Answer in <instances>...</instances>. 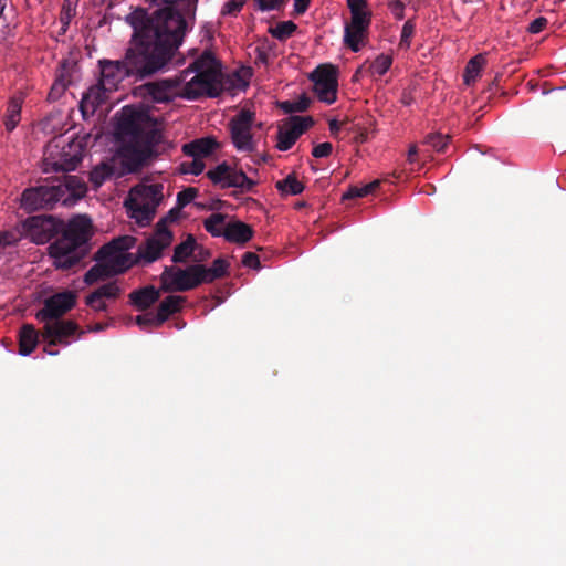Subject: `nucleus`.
I'll return each instance as SVG.
<instances>
[{
  "label": "nucleus",
  "instance_id": "44",
  "mask_svg": "<svg viewBox=\"0 0 566 566\" xmlns=\"http://www.w3.org/2000/svg\"><path fill=\"white\" fill-rule=\"evenodd\" d=\"M63 181L62 185L65 186V189H66V192L69 190H73L74 192H76L78 196H83L86 191V186L84 182H82L81 180L77 179V177L75 176H67V175H63Z\"/></svg>",
  "mask_w": 566,
  "mask_h": 566
},
{
  "label": "nucleus",
  "instance_id": "42",
  "mask_svg": "<svg viewBox=\"0 0 566 566\" xmlns=\"http://www.w3.org/2000/svg\"><path fill=\"white\" fill-rule=\"evenodd\" d=\"M449 143V136L439 133L429 134L426 137V144L431 146L438 153H444Z\"/></svg>",
  "mask_w": 566,
  "mask_h": 566
},
{
  "label": "nucleus",
  "instance_id": "47",
  "mask_svg": "<svg viewBox=\"0 0 566 566\" xmlns=\"http://www.w3.org/2000/svg\"><path fill=\"white\" fill-rule=\"evenodd\" d=\"M416 25L411 20H408L405 22L402 30H401V36H400V46L409 48L410 45V39L412 38L415 33Z\"/></svg>",
  "mask_w": 566,
  "mask_h": 566
},
{
  "label": "nucleus",
  "instance_id": "3",
  "mask_svg": "<svg viewBox=\"0 0 566 566\" xmlns=\"http://www.w3.org/2000/svg\"><path fill=\"white\" fill-rule=\"evenodd\" d=\"M60 233L61 235L49 247L50 255L56 269L70 270L92 249L93 221L86 214H76L66 222L63 221Z\"/></svg>",
  "mask_w": 566,
  "mask_h": 566
},
{
  "label": "nucleus",
  "instance_id": "37",
  "mask_svg": "<svg viewBox=\"0 0 566 566\" xmlns=\"http://www.w3.org/2000/svg\"><path fill=\"white\" fill-rule=\"evenodd\" d=\"M296 29L297 25L293 21H282L279 22L275 27H271L269 32L273 38L280 41H284L292 36Z\"/></svg>",
  "mask_w": 566,
  "mask_h": 566
},
{
  "label": "nucleus",
  "instance_id": "32",
  "mask_svg": "<svg viewBox=\"0 0 566 566\" xmlns=\"http://www.w3.org/2000/svg\"><path fill=\"white\" fill-rule=\"evenodd\" d=\"M21 118V101L18 98H12L7 108L4 125L7 130H13L19 124Z\"/></svg>",
  "mask_w": 566,
  "mask_h": 566
},
{
  "label": "nucleus",
  "instance_id": "62",
  "mask_svg": "<svg viewBox=\"0 0 566 566\" xmlns=\"http://www.w3.org/2000/svg\"><path fill=\"white\" fill-rule=\"evenodd\" d=\"M417 154H418V148L416 145H412L408 150V158H407L410 164H412L415 161Z\"/></svg>",
  "mask_w": 566,
  "mask_h": 566
},
{
  "label": "nucleus",
  "instance_id": "29",
  "mask_svg": "<svg viewBox=\"0 0 566 566\" xmlns=\"http://www.w3.org/2000/svg\"><path fill=\"white\" fill-rule=\"evenodd\" d=\"M227 216L223 213H212L203 220L205 230L212 237H223Z\"/></svg>",
  "mask_w": 566,
  "mask_h": 566
},
{
  "label": "nucleus",
  "instance_id": "55",
  "mask_svg": "<svg viewBox=\"0 0 566 566\" xmlns=\"http://www.w3.org/2000/svg\"><path fill=\"white\" fill-rule=\"evenodd\" d=\"M261 11L277 10L284 3V0H255Z\"/></svg>",
  "mask_w": 566,
  "mask_h": 566
},
{
  "label": "nucleus",
  "instance_id": "1",
  "mask_svg": "<svg viewBox=\"0 0 566 566\" xmlns=\"http://www.w3.org/2000/svg\"><path fill=\"white\" fill-rule=\"evenodd\" d=\"M126 22L133 28L130 48L122 61H99V82L111 90L133 77L144 80L165 69L182 44L185 24L166 10L149 17L145 8L134 9Z\"/></svg>",
  "mask_w": 566,
  "mask_h": 566
},
{
  "label": "nucleus",
  "instance_id": "17",
  "mask_svg": "<svg viewBox=\"0 0 566 566\" xmlns=\"http://www.w3.org/2000/svg\"><path fill=\"white\" fill-rule=\"evenodd\" d=\"M239 172L240 170H237L223 161L213 169H210L207 172V177L212 184L219 185L222 189L237 188L239 182Z\"/></svg>",
  "mask_w": 566,
  "mask_h": 566
},
{
  "label": "nucleus",
  "instance_id": "38",
  "mask_svg": "<svg viewBox=\"0 0 566 566\" xmlns=\"http://www.w3.org/2000/svg\"><path fill=\"white\" fill-rule=\"evenodd\" d=\"M392 64V57L387 54L378 55L368 67L371 75L382 76L385 75Z\"/></svg>",
  "mask_w": 566,
  "mask_h": 566
},
{
  "label": "nucleus",
  "instance_id": "41",
  "mask_svg": "<svg viewBox=\"0 0 566 566\" xmlns=\"http://www.w3.org/2000/svg\"><path fill=\"white\" fill-rule=\"evenodd\" d=\"M205 169V163L202 159L193 158L191 161H185L179 165V172L182 175H200Z\"/></svg>",
  "mask_w": 566,
  "mask_h": 566
},
{
  "label": "nucleus",
  "instance_id": "31",
  "mask_svg": "<svg viewBox=\"0 0 566 566\" xmlns=\"http://www.w3.org/2000/svg\"><path fill=\"white\" fill-rule=\"evenodd\" d=\"M120 295V289L115 282L104 284L88 295V302L93 303L99 298L116 300Z\"/></svg>",
  "mask_w": 566,
  "mask_h": 566
},
{
  "label": "nucleus",
  "instance_id": "5",
  "mask_svg": "<svg viewBox=\"0 0 566 566\" xmlns=\"http://www.w3.org/2000/svg\"><path fill=\"white\" fill-rule=\"evenodd\" d=\"M160 290L164 292H186L201 284L196 264L186 269L166 266L160 275Z\"/></svg>",
  "mask_w": 566,
  "mask_h": 566
},
{
  "label": "nucleus",
  "instance_id": "57",
  "mask_svg": "<svg viewBox=\"0 0 566 566\" xmlns=\"http://www.w3.org/2000/svg\"><path fill=\"white\" fill-rule=\"evenodd\" d=\"M367 195L368 193L364 186L363 187L353 186L347 190V192H345L343 195V199L346 200V199L361 198Z\"/></svg>",
  "mask_w": 566,
  "mask_h": 566
},
{
  "label": "nucleus",
  "instance_id": "8",
  "mask_svg": "<svg viewBox=\"0 0 566 566\" xmlns=\"http://www.w3.org/2000/svg\"><path fill=\"white\" fill-rule=\"evenodd\" d=\"M164 222H157L153 235L147 238L137 248L135 262L149 264L161 258L163 252L167 249L174 239L170 230H163Z\"/></svg>",
  "mask_w": 566,
  "mask_h": 566
},
{
  "label": "nucleus",
  "instance_id": "23",
  "mask_svg": "<svg viewBox=\"0 0 566 566\" xmlns=\"http://www.w3.org/2000/svg\"><path fill=\"white\" fill-rule=\"evenodd\" d=\"M127 208L130 218L135 219L140 227L148 226L154 220L157 211L154 206L144 203L138 199H133L130 203H127Z\"/></svg>",
  "mask_w": 566,
  "mask_h": 566
},
{
  "label": "nucleus",
  "instance_id": "46",
  "mask_svg": "<svg viewBox=\"0 0 566 566\" xmlns=\"http://www.w3.org/2000/svg\"><path fill=\"white\" fill-rule=\"evenodd\" d=\"M198 195V189L193 187L186 188L178 192L177 195V206L179 208L186 207Z\"/></svg>",
  "mask_w": 566,
  "mask_h": 566
},
{
  "label": "nucleus",
  "instance_id": "34",
  "mask_svg": "<svg viewBox=\"0 0 566 566\" xmlns=\"http://www.w3.org/2000/svg\"><path fill=\"white\" fill-rule=\"evenodd\" d=\"M311 105V98L304 93L297 101H284L279 103V107L285 114L302 113L307 111Z\"/></svg>",
  "mask_w": 566,
  "mask_h": 566
},
{
  "label": "nucleus",
  "instance_id": "40",
  "mask_svg": "<svg viewBox=\"0 0 566 566\" xmlns=\"http://www.w3.org/2000/svg\"><path fill=\"white\" fill-rule=\"evenodd\" d=\"M350 18H371V11L367 8V0H347Z\"/></svg>",
  "mask_w": 566,
  "mask_h": 566
},
{
  "label": "nucleus",
  "instance_id": "22",
  "mask_svg": "<svg viewBox=\"0 0 566 566\" xmlns=\"http://www.w3.org/2000/svg\"><path fill=\"white\" fill-rule=\"evenodd\" d=\"M218 146L214 138L205 137L185 144L182 146V153L186 156L201 159L202 157L211 155Z\"/></svg>",
  "mask_w": 566,
  "mask_h": 566
},
{
  "label": "nucleus",
  "instance_id": "14",
  "mask_svg": "<svg viewBox=\"0 0 566 566\" xmlns=\"http://www.w3.org/2000/svg\"><path fill=\"white\" fill-rule=\"evenodd\" d=\"M371 18H356L345 23L343 43L353 52H359L367 43Z\"/></svg>",
  "mask_w": 566,
  "mask_h": 566
},
{
  "label": "nucleus",
  "instance_id": "59",
  "mask_svg": "<svg viewBox=\"0 0 566 566\" xmlns=\"http://www.w3.org/2000/svg\"><path fill=\"white\" fill-rule=\"evenodd\" d=\"M311 0H295L294 2V11L296 14H303L310 6Z\"/></svg>",
  "mask_w": 566,
  "mask_h": 566
},
{
  "label": "nucleus",
  "instance_id": "54",
  "mask_svg": "<svg viewBox=\"0 0 566 566\" xmlns=\"http://www.w3.org/2000/svg\"><path fill=\"white\" fill-rule=\"evenodd\" d=\"M547 23L548 21L545 17H538L530 23L527 31L532 34H537L546 28Z\"/></svg>",
  "mask_w": 566,
  "mask_h": 566
},
{
  "label": "nucleus",
  "instance_id": "10",
  "mask_svg": "<svg viewBox=\"0 0 566 566\" xmlns=\"http://www.w3.org/2000/svg\"><path fill=\"white\" fill-rule=\"evenodd\" d=\"M314 82V92L319 101L333 104L337 94V70L331 64L318 65L310 75Z\"/></svg>",
  "mask_w": 566,
  "mask_h": 566
},
{
  "label": "nucleus",
  "instance_id": "9",
  "mask_svg": "<svg viewBox=\"0 0 566 566\" xmlns=\"http://www.w3.org/2000/svg\"><path fill=\"white\" fill-rule=\"evenodd\" d=\"M94 260L97 262L84 275V282L92 285L101 280L124 273L132 266L128 263V255H113L99 258L98 251L95 253Z\"/></svg>",
  "mask_w": 566,
  "mask_h": 566
},
{
  "label": "nucleus",
  "instance_id": "13",
  "mask_svg": "<svg viewBox=\"0 0 566 566\" xmlns=\"http://www.w3.org/2000/svg\"><path fill=\"white\" fill-rule=\"evenodd\" d=\"M75 294L71 291L56 293L45 300L44 306L36 313L39 322L61 319V316L75 305Z\"/></svg>",
  "mask_w": 566,
  "mask_h": 566
},
{
  "label": "nucleus",
  "instance_id": "28",
  "mask_svg": "<svg viewBox=\"0 0 566 566\" xmlns=\"http://www.w3.org/2000/svg\"><path fill=\"white\" fill-rule=\"evenodd\" d=\"M485 64V57L482 54H478L467 63L464 69L463 80L464 84L471 85L480 76V73Z\"/></svg>",
  "mask_w": 566,
  "mask_h": 566
},
{
  "label": "nucleus",
  "instance_id": "20",
  "mask_svg": "<svg viewBox=\"0 0 566 566\" xmlns=\"http://www.w3.org/2000/svg\"><path fill=\"white\" fill-rule=\"evenodd\" d=\"M136 239L130 235H123L116 239H113L111 242L104 244L98 249L99 258L113 256V255H128V260H130L132 254L125 253L129 249L135 245ZM128 263H132L128 261Z\"/></svg>",
  "mask_w": 566,
  "mask_h": 566
},
{
  "label": "nucleus",
  "instance_id": "2",
  "mask_svg": "<svg viewBox=\"0 0 566 566\" xmlns=\"http://www.w3.org/2000/svg\"><path fill=\"white\" fill-rule=\"evenodd\" d=\"M115 132L117 139L123 142L120 156L132 169L158 157L156 147L161 143L163 135L148 112L133 106L123 107Z\"/></svg>",
  "mask_w": 566,
  "mask_h": 566
},
{
  "label": "nucleus",
  "instance_id": "53",
  "mask_svg": "<svg viewBox=\"0 0 566 566\" xmlns=\"http://www.w3.org/2000/svg\"><path fill=\"white\" fill-rule=\"evenodd\" d=\"M180 210L178 206L170 209L165 217H163L158 222H164L163 230H169L168 224L178 220L180 217Z\"/></svg>",
  "mask_w": 566,
  "mask_h": 566
},
{
  "label": "nucleus",
  "instance_id": "45",
  "mask_svg": "<svg viewBox=\"0 0 566 566\" xmlns=\"http://www.w3.org/2000/svg\"><path fill=\"white\" fill-rule=\"evenodd\" d=\"M69 83H70V81L66 80L63 75L59 76L51 86V90H50L49 96H48L49 99L50 101L59 99L62 96V94L65 92V90L67 88Z\"/></svg>",
  "mask_w": 566,
  "mask_h": 566
},
{
  "label": "nucleus",
  "instance_id": "60",
  "mask_svg": "<svg viewBox=\"0 0 566 566\" xmlns=\"http://www.w3.org/2000/svg\"><path fill=\"white\" fill-rule=\"evenodd\" d=\"M13 234L10 232H0V248H4L13 243Z\"/></svg>",
  "mask_w": 566,
  "mask_h": 566
},
{
  "label": "nucleus",
  "instance_id": "35",
  "mask_svg": "<svg viewBox=\"0 0 566 566\" xmlns=\"http://www.w3.org/2000/svg\"><path fill=\"white\" fill-rule=\"evenodd\" d=\"M277 190L282 192H287L290 195H300L304 190V185L297 180V178L291 174L287 175L284 179L279 180L275 185Z\"/></svg>",
  "mask_w": 566,
  "mask_h": 566
},
{
  "label": "nucleus",
  "instance_id": "6",
  "mask_svg": "<svg viewBox=\"0 0 566 566\" xmlns=\"http://www.w3.org/2000/svg\"><path fill=\"white\" fill-rule=\"evenodd\" d=\"M220 70H206L197 73L182 87L181 96L195 101L206 95L216 97L221 93Z\"/></svg>",
  "mask_w": 566,
  "mask_h": 566
},
{
  "label": "nucleus",
  "instance_id": "64",
  "mask_svg": "<svg viewBox=\"0 0 566 566\" xmlns=\"http://www.w3.org/2000/svg\"><path fill=\"white\" fill-rule=\"evenodd\" d=\"M411 101H412V97L410 96V94L408 93H403L402 97H401V102L402 104L405 105H410L411 104Z\"/></svg>",
  "mask_w": 566,
  "mask_h": 566
},
{
  "label": "nucleus",
  "instance_id": "21",
  "mask_svg": "<svg viewBox=\"0 0 566 566\" xmlns=\"http://www.w3.org/2000/svg\"><path fill=\"white\" fill-rule=\"evenodd\" d=\"M253 234L254 231L249 224L237 220L227 223L223 238L231 243L244 244L253 238Z\"/></svg>",
  "mask_w": 566,
  "mask_h": 566
},
{
  "label": "nucleus",
  "instance_id": "48",
  "mask_svg": "<svg viewBox=\"0 0 566 566\" xmlns=\"http://www.w3.org/2000/svg\"><path fill=\"white\" fill-rule=\"evenodd\" d=\"M256 182L254 180H252L251 178H249L245 172L240 169V172H239V182H238V186H237V189L240 190V192H251L253 191L254 187H255Z\"/></svg>",
  "mask_w": 566,
  "mask_h": 566
},
{
  "label": "nucleus",
  "instance_id": "18",
  "mask_svg": "<svg viewBox=\"0 0 566 566\" xmlns=\"http://www.w3.org/2000/svg\"><path fill=\"white\" fill-rule=\"evenodd\" d=\"M112 92L104 87V85L98 82V84L93 85L88 88V91L83 95L80 107L83 115L87 113L94 114L95 111L107 99V93Z\"/></svg>",
  "mask_w": 566,
  "mask_h": 566
},
{
  "label": "nucleus",
  "instance_id": "16",
  "mask_svg": "<svg viewBox=\"0 0 566 566\" xmlns=\"http://www.w3.org/2000/svg\"><path fill=\"white\" fill-rule=\"evenodd\" d=\"M153 4L164 3L165 7L156 9L154 12L147 14L149 17H155L159 11L166 10L172 17H178L185 24V31L182 34V39L185 38L188 31V22L187 17L195 18L196 4L197 0H148ZM148 11L147 9H145Z\"/></svg>",
  "mask_w": 566,
  "mask_h": 566
},
{
  "label": "nucleus",
  "instance_id": "51",
  "mask_svg": "<svg viewBox=\"0 0 566 566\" xmlns=\"http://www.w3.org/2000/svg\"><path fill=\"white\" fill-rule=\"evenodd\" d=\"M332 150H333V145L328 142H325V143L316 145L312 150V155L315 158H324V157H328L332 154Z\"/></svg>",
  "mask_w": 566,
  "mask_h": 566
},
{
  "label": "nucleus",
  "instance_id": "33",
  "mask_svg": "<svg viewBox=\"0 0 566 566\" xmlns=\"http://www.w3.org/2000/svg\"><path fill=\"white\" fill-rule=\"evenodd\" d=\"M206 70H219L214 55L210 51H205L197 60H195L187 72L192 71L199 73L205 72Z\"/></svg>",
  "mask_w": 566,
  "mask_h": 566
},
{
  "label": "nucleus",
  "instance_id": "15",
  "mask_svg": "<svg viewBox=\"0 0 566 566\" xmlns=\"http://www.w3.org/2000/svg\"><path fill=\"white\" fill-rule=\"evenodd\" d=\"M41 335L49 345H69V337L73 336L78 326L73 321L53 319L43 322Z\"/></svg>",
  "mask_w": 566,
  "mask_h": 566
},
{
  "label": "nucleus",
  "instance_id": "26",
  "mask_svg": "<svg viewBox=\"0 0 566 566\" xmlns=\"http://www.w3.org/2000/svg\"><path fill=\"white\" fill-rule=\"evenodd\" d=\"M186 301L184 296L170 295L160 302L157 308V325L165 323L170 315L180 311L182 303Z\"/></svg>",
  "mask_w": 566,
  "mask_h": 566
},
{
  "label": "nucleus",
  "instance_id": "61",
  "mask_svg": "<svg viewBox=\"0 0 566 566\" xmlns=\"http://www.w3.org/2000/svg\"><path fill=\"white\" fill-rule=\"evenodd\" d=\"M380 186V180H374L367 185H365V189L367 191V193H373L378 187Z\"/></svg>",
  "mask_w": 566,
  "mask_h": 566
},
{
  "label": "nucleus",
  "instance_id": "4",
  "mask_svg": "<svg viewBox=\"0 0 566 566\" xmlns=\"http://www.w3.org/2000/svg\"><path fill=\"white\" fill-rule=\"evenodd\" d=\"M66 189L61 180L30 187L21 195V207L28 211L51 210L60 200H65Z\"/></svg>",
  "mask_w": 566,
  "mask_h": 566
},
{
  "label": "nucleus",
  "instance_id": "19",
  "mask_svg": "<svg viewBox=\"0 0 566 566\" xmlns=\"http://www.w3.org/2000/svg\"><path fill=\"white\" fill-rule=\"evenodd\" d=\"M199 273L200 283H212L216 280L222 279L229 275L230 263L223 259L218 258L212 262L210 268L202 264H196Z\"/></svg>",
  "mask_w": 566,
  "mask_h": 566
},
{
  "label": "nucleus",
  "instance_id": "58",
  "mask_svg": "<svg viewBox=\"0 0 566 566\" xmlns=\"http://www.w3.org/2000/svg\"><path fill=\"white\" fill-rule=\"evenodd\" d=\"M85 304L90 307H92L96 312H106L107 311V304L103 298H99L98 301H95L93 303L88 302V295L85 298Z\"/></svg>",
  "mask_w": 566,
  "mask_h": 566
},
{
  "label": "nucleus",
  "instance_id": "30",
  "mask_svg": "<svg viewBox=\"0 0 566 566\" xmlns=\"http://www.w3.org/2000/svg\"><path fill=\"white\" fill-rule=\"evenodd\" d=\"M196 247V239L192 234H188L187 239L177 244L174 250L172 262H185L193 252Z\"/></svg>",
  "mask_w": 566,
  "mask_h": 566
},
{
  "label": "nucleus",
  "instance_id": "39",
  "mask_svg": "<svg viewBox=\"0 0 566 566\" xmlns=\"http://www.w3.org/2000/svg\"><path fill=\"white\" fill-rule=\"evenodd\" d=\"M114 172V169L111 165L102 163L96 166L90 176V180L96 186L99 187L103 182L108 179Z\"/></svg>",
  "mask_w": 566,
  "mask_h": 566
},
{
  "label": "nucleus",
  "instance_id": "24",
  "mask_svg": "<svg viewBox=\"0 0 566 566\" xmlns=\"http://www.w3.org/2000/svg\"><path fill=\"white\" fill-rule=\"evenodd\" d=\"M159 291L153 285L135 290L129 294L130 303L139 311L147 310L150 305L158 301Z\"/></svg>",
  "mask_w": 566,
  "mask_h": 566
},
{
  "label": "nucleus",
  "instance_id": "12",
  "mask_svg": "<svg viewBox=\"0 0 566 566\" xmlns=\"http://www.w3.org/2000/svg\"><path fill=\"white\" fill-rule=\"evenodd\" d=\"M312 116H291L287 120L286 128L280 127L277 132L276 148L286 151L293 147L296 140L314 125Z\"/></svg>",
  "mask_w": 566,
  "mask_h": 566
},
{
  "label": "nucleus",
  "instance_id": "43",
  "mask_svg": "<svg viewBox=\"0 0 566 566\" xmlns=\"http://www.w3.org/2000/svg\"><path fill=\"white\" fill-rule=\"evenodd\" d=\"M169 88L170 86L166 85V84H149L148 85V91H149V94L151 95L153 99L156 101V102H167L169 101L170 96H169Z\"/></svg>",
  "mask_w": 566,
  "mask_h": 566
},
{
  "label": "nucleus",
  "instance_id": "56",
  "mask_svg": "<svg viewBox=\"0 0 566 566\" xmlns=\"http://www.w3.org/2000/svg\"><path fill=\"white\" fill-rule=\"evenodd\" d=\"M242 264L247 268L259 269L260 259L254 252H245L242 256Z\"/></svg>",
  "mask_w": 566,
  "mask_h": 566
},
{
  "label": "nucleus",
  "instance_id": "49",
  "mask_svg": "<svg viewBox=\"0 0 566 566\" xmlns=\"http://www.w3.org/2000/svg\"><path fill=\"white\" fill-rule=\"evenodd\" d=\"M136 324L143 329L149 328L157 325V315L153 313H146L136 317Z\"/></svg>",
  "mask_w": 566,
  "mask_h": 566
},
{
  "label": "nucleus",
  "instance_id": "25",
  "mask_svg": "<svg viewBox=\"0 0 566 566\" xmlns=\"http://www.w3.org/2000/svg\"><path fill=\"white\" fill-rule=\"evenodd\" d=\"M39 333L31 324L22 325L19 333V353L22 356L30 355L36 347Z\"/></svg>",
  "mask_w": 566,
  "mask_h": 566
},
{
  "label": "nucleus",
  "instance_id": "7",
  "mask_svg": "<svg viewBox=\"0 0 566 566\" xmlns=\"http://www.w3.org/2000/svg\"><path fill=\"white\" fill-rule=\"evenodd\" d=\"M253 120L254 114L242 109L229 122L230 137L239 151L253 153L256 149V142L252 134Z\"/></svg>",
  "mask_w": 566,
  "mask_h": 566
},
{
  "label": "nucleus",
  "instance_id": "52",
  "mask_svg": "<svg viewBox=\"0 0 566 566\" xmlns=\"http://www.w3.org/2000/svg\"><path fill=\"white\" fill-rule=\"evenodd\" d=\"M244 0H230L224 3L222 14L235 15L243 7Z\"/></svg>",
  "mask_w": 566,
  "mask_h": 566
},
{
  "label": "nucleus",
  "instance_id": "27",
  "mask_svg": "<svg viewBox=\"0 0 566 566\" xmlns=\"http://www.w3.org/2000/svg\"><path fill=\"white\" fill-rule=\"evenodd\" d=\"M164 186L161 184H151L143 186L142 189L138 191L139 198L144 203H148L149 206H154V208L157 210L159 205L164 200Z\"/></svg>",
  "mask_w": 566,
  "mask_h": 566
},
{
  "label": "nucleus",
  "instance_id": "11",
  "mask_svg": "<svg viewBox=\"0 0 566 566\" xmlns=\"http://www.w3.org/2000/svg\"><path fill=\"white\" fill-rule=\"evenodd\" d=\"M63 226V220L52 216H33L29 217L23 227L30 239L36 244H44L52 238L57 235Z\"/></svg>",
  "mask_w": 566,
  "mask_h": 566
},
{
  "label": "nucleus",
  "instance_id": "36",
  "mask_svg": "<svg viewBox=\"0 0 566 566\" xmlns=\"http://www.w3.org/2000/svg\"><path fill=\"white\" fill-rule=\"evenodd\" d=\"M80 161L81 158L76 155L65 157L62 156L61 159L55 161H50L46 159V165H50L54 171L69 172L75 170Z\"/></svg>",
  "mask_w": 566,
  "mask_h": 566
},
{
  "label": "nucleus",
  "instance_id": "50",
  "mask_svg": "<svg viewBox=\"0 0 566 566\" xmlns=\"http://www.w3.org/2000/svg\"><path fill=\"white\" fill-rule=\"evenodd\" d=\"M388 9L397 20H402L405 17V4L401 0H389Z\"/></svg>",
  "mask_w": 566,
  "mask_h": 566
},
{
  "label": "nucleus",
  "instance_id": "63",
  "mask_svg": "<svg viewBox=\"0 0 566 566\" xmlns=\"http://www.w3.org/2000/svg\"><path fill=\"white\" fill-rule=\"evenodd\" d=\"M329 130L332 134H335L339 130V123L336 119L329 122Z\"/></svg>",
  "mask_w": 566,
  "mask_h": 566
}]
</instances>
